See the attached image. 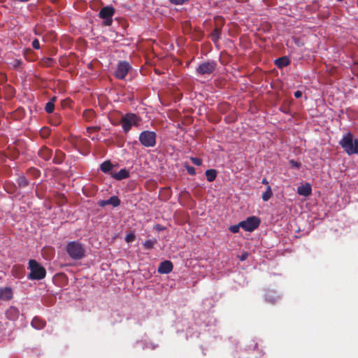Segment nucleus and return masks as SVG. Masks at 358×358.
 I'll list each match as a JSON object with an SVG mask.
<instances>
[{
    "label": "nucleus",
    "mask_w": 358,
    "mask_h": 358,
    "mask_svg": "<svg viewBox=\"0 0 358 358\" xmlns=\"http://www.w3.org/2000/svg\"><path fill=\"white\" fill-rule=\"evenodd\" d=\"M339 144L348 155L358 154V139L354 138L350 132L343 136Z\"/></svg>",
    "instance_id": "1"
},
{
    "label": "nucleus",
    "mask_w": 358,
    "mask_h": 358,
    "mask_svg": "<svg viewBox=\"0 0 358 358\" xmlns=\"http://www.w3.org/2000/svg\"><path fill=\"white\" fill-rule=\"evenodd\" d=\"M66 250L69 257L74 260L82 259L85 256V249L79 241H70Z\"/></svg>",
    "instance_id": "2"
},
{
    "label": "nucleus",
    "mask_w": 358,
    "mask_h": 358,
    "mask_svg": "<svg viewBox=\"0 0 358 358\" xmlns=\"http://www.w3.org/2000/svg\"><path fill=\"white\" fill-rule=\"evenodd\" d=\"M29 269L30 270V273L28 275L29 279L42 280L45 277V268L35 259H30L29 261Z\"/></svg>",
    "instance_id": "3"
},
{
    "label": "nucleus",
    "mask_w": 358,
    "mask_h": 358,
    "mask_svg": "<svg viewBox=\"0 0 358 358\" xmlns=\"http://www.w3.org/2000/svg\"><path fill=\"white\" fill-rule=\"evenodd\" d=\"M141 120V118L136 114L128 113L122 117L120 123L124 132L127 133L132 126H138Z\"/></svg>",
    "instance_id": "4"
},
{
    "label": "nucleus",
    "mask_w": 358,
    "mask_h": 358,
    "mask_svg": "<svg viewBox=\"0 0 358 358\" xmlns=\"http://www.w3.org/2000/svg\"><path fill=\"white\" fill-rule=\"evenodd\" d=\"M115 13V9L111 6H107L101 8L99 13V17L103 20L102 25L108 27L113 22V17Z\"/></svg>",
    "instance_id": "5"
},
{
    "label": "nucleus",
    "mask_w": 358,
    "mask_h": 358,
    "mask_svg": "<svg viewBox=\"0 0 358 358\" xmlns=\"http://www.w3.org/2000/svg\"><path fill=\"white\" fill-rule=\"evenodd\" d=\"M157 134L155 131H143L139 134V141L146 148L154 147L156 145Z\"/></svg>",
    "instance_id": "6"
},
{
    "label": "nucleus",
    "mask_w": 358,
    "mask_h": 358,
    "mask_svg": "<svg viewBox=\"0 0 358 358\" xmlns=\"http://www.w3.org/2000/svg\"><path fill=\"white\" fill-rule=\"evenodd\" d=\"M259 224L260 220L255 216L249 217L245 220L239 222V226L246 231H254Z\"/></svg>",
    "instance_id": "7"
},
{
    "label": "nucleus",
    "mask_w": 358,
    "mask_h": 358,
    "mask_svg": "<svg viewBox=\"0 0 358 358\" xmlns=\"http://www.w3.org/2000/svg\"><path fill=\"white\" fill-rule=\"evenodd\" d=\"M216 66V62L208 61L200 64L196 71V73L201 76L210 75L215 70Z\"/></svg>",
    "instance_id": "8"
},
{
    "label": "nucleus",
    "mask_w": 358,
    "mask_h": 358,
    "mask_svg": "<svg viewBox=\"0 0 358 358\" xmlns=\"http://www.w3.org/2000/svg\"><path fill=\"white\" fill-rule=\"evenodd\" d=\"M131 69V65L126 61H120L118 62L115 76L120 79L124 80Z\"/></svg>",
    "instance_id": "9"
},
{
    "label": "nucleus",
    "mask_w": 358,
    "mask_h": 358,
    "mask_svg": "<svg viewBox=\"0 0 358 358\" xmlns=\"http://www.w3.org/2000/svg\"><path fill=\"white\" fill-rule=\"evenodd\" d=\"M216 20V27L210 35L211 40L213 43H217L219 40L221 38V33H222V26L224 23V20L222 17H217L215 18Z\"/></svg>",
    "instance_id": "10"
},
{
    "label": "nucleus",
    "mask_w": 358,
    "mask_h": 358,
    "mask_svg": "<svg viewBox=\"0 0 358 358\" xmlns=\"http://www.w3.org/2000/svg\"><path fill=\"white\" fill-rule=\"evenodd\" d=\"M173 265L171 261L166 260L159 264L157 271L162 274H168L172 271Z\"/></svg>",
    "instance_id": "11"
},
{
    "label": "nucleus",
    "mask_w": 358,
    "mask_h": 358,
    "mask_svg": "<svg viewBox=\"0 0 358 358\" xmlns=\"http://www.w3.org/2000/svg\"><path fill=\"white\" fill-rule=\"evenodd\" d=\"M38 155L41 159L48 161L51 158L52 155V151L49 148L43 145L39 149Z\"/></svg>",
    "instance_id": "12"
},
{
    "label": "nucleus",
    "mask_w": 358,
    "mask_h": 358,
    "mask_svg": "<svg viewBox=\"0 0 358 358\" xmlns=\"http://www.w3.org/2000/svg\"><path fill=\"white\" fill-rule=\"evenodd\" d=\"M13 298V290L10 287H0V299L9 301Z\"/></svg>",
    "instance_id": "13"
},
{
    "label": "nucleus",
    "mask_w": 358,
    "mask_h": 358,
    "mask_svg": "<svg viewBox=\"0 0 358 358\" xmlns=\"http://www.w3.org/2000/svg\"><path fill=\"white\" fill-rule=\"evenodd\" d=\"M297 193L303 196H308L312 193V187L309 183H306L305 185H302L299 186L297 188Z\"/></svg>",
    "instance_id": "14"
},
{
    "label": "nucleus",
    "mask_w": 358,
    "mask_h": 358,
    "mask_svg": "<svg viewBox=\"0 0 358 358\" xmlns=\"http://www.w3.org/2000/svg\"><path fill=\"white\" fill-rule=\"evenodd\" d=\"M111 176L117 180L128 178L129 177V172L126 169H122L117 173H111Z\"/></svg>",
    "instance_id": "15"
},
{
    "label": "nucleus",
    "mask_w": 358,
    "mask_h": 358,
    "mask_svg": "<svg viewBox=\"0 0 358 358\" xmlns=\"http://www.w3.org/2000/svg\"><path fill=\"white\" fill-rule=\"evenodd\" d=\"M6 317L10 320H15L19 315V311L17 308L10 306L6 312Z\"/></svg>",
    "instance_id": "16"
},
{
    "label": "nucleus",
    "mask_w": 358,
    "mask_h": 358,
    "mask_svg": "<svg viewBox=\"0 0 358 358\" xmlns=\"http://www.w3.org/2000/svg\"><path fill=\"white\" fill-rule=\"evenodd\" d=\"M289 63H290V61H289V58L286 56H283V57L276 59L274 62L275 65L278 69H282V68L288 66L289 64Z\"/></svg>",
    "instance_id": "17"
},
{
    "label": "nucleus",
    "mask_w": 358,
    "mask_h": 358,
    "mask_svg": "<svg viewBox=\"0 0 358 358\" xmlns=\"http://www.w3.org/2000/svg\"><path fill=\"white\" fill-rule=\"evenodd\" d=\"M31 324L34 328L40 330V329H43L45 327L46 322L45 320H43L38 317H35L32 320Z\"/></svg>",
    "instance_id": "18"
},
{
    "label": "nucleus",
    "mask_w": 358,
    "mask_h": 358,
    "mask_svg": "<svg viewBox=\"0 0 358 358\" xmlns=\"http://www.w3.org/2000/svg\"><path fill=\"white\" fill-rule=\"evenodd\" d=\"M65 159V154L59 150H57L52 159V162L55 164H61Z\"/></svg>",
    "instance_id": "19"
},
{
    "label": "nucleus",
    "mask_w": 358,
    "mask_h": 358,
    "mask_svg": "<svg viewBox=\"0 0 358 358\" xmlns=\"http://www.w3.org/2000/svg\"><path fill=\"white\" fill-rule=\"evenodd\" d=\"M57 101V97L53 96L45 106V110L47 113H52L55 109V103Z\"/></svg>",
    "instance_id": "20"
},
{
    "label": "nucleus",
    "mask_w": 358,
    "mask_h": 358,
    "mask_svg": "<svg viewBox=\"0 0 358 358\" xmlns=\"http://www.w3.org/2000/svg\"><path fill=\"white\" fill-rule=\"evenodd\" d=\"M62 122V116L58 113H54L49 118V122L53 126L59 125Z\"/></svg>",
    "instance_id": "21"
},
{
    "label": "nucleus",
    "mask_w": 358,
    "mask_h": 358,
    "mask_svg": "<svg viewBox=\"0 0 358 358\" xmlns=\"http://www.w3.org/2000/svg\"><path fill=\"white\" fill-rule=\"evenodd\" d=\"M217 171L215 169H208L206 171V179L208 182H213L217 177Z\"/></svg>",
    "instance_id": "22"
},
{
    "label": "nucleus",
    "mask_w": 358,
    "mask_h": 358,
    "mask_svg": "<svg viewBox=\"0 0 358 358\" xmlns=\"http://www.w3.org/2000/svg\"><path fill=\"white\" fill-rule=\"evenodd\" d=\"M113 166L109 160L103 162L100 165V169L103 173H108L113 169Z\"/></svg>",
    "instance_id": "23"
},
{
    "label": "nucleus",
    "mask_w": 358,
    "mask_h": 358,
    "mask_svg": "<svg viewBox=\"0 0 358 358\" xmlns=\"http://www.w3.org/2000/svg\"><path fill=\"white\" fill-rule=\"evenodd\" d=\"M55 64V60L51 57H44L41 60V64L43 66H52Z\"/></svg>",
    "instance_id": "24"
},
{
    "label": "nucleus",
    "mask_w": 358,
    "mask_h": 358,
    "mask_svg": "<svg viewBox=\"0 0 358 358\" xmlns=\"http://www.w3.org/2000/svg\"><path fill=\"white\" fill-rule=\"evenodd\" d=\"M272 195L273 192L271 190V187L269 185H268L266 187V190L262 194V198L263 201H267L270 199Z\"/></svg>",
    "instance_id": "25"
},
{
    "label": "nucleus",
    "mask_w": 358,
    "mask_h": 358,
    "mask_svg": "<svg viewBox=\"0 0 358 358\" xmlns=\"http://www.w3.org/2000/svg\"><path fill=\"white\" fill-rule=\"evenodd\" d=\"M157 241L156 239H148L145 241L143 245L145 249L151 250L154 248V245L157 243Z\"/></svg>",
    "instance_id": "26"
},
{
    "label": "nucleus",
    "mask_w": 358,
    "mask_h": 358,
    "mask_svg": "<svg viewBox=\"0 0 358 358\" xmlns=\"http://www.w3.org/2000/svg\"><path fill=\"white\" fill-rule=\"evenodd\" d=\"M17 182L21 187H25L29 185L28 180L24 176H20L17 179Z\"/></svg>",
    "instance_id": "27"
},
{
    "label": "nucleus",
    "mask_w": 358,
    "mask_h": 358,
    "mask_svg": "<svg viewBox=\"0 0 358 358\" xmlns=\"http://www.w3.org/2000/svg\"><path fill=\"white\" fill-rule=\"evenodd\" d=\"M108 205L117 207L120 204V200L117 196H112L108 199Z\"/></svg>",
    "instance_id": "28"
},
{
    "label": "nucleus",
    "mask_w": 358,
    "mask_h": 358,
    "mask_svg": "<svg viewBox=\"0 0 358 358\" xmlns=\"http://www.w3.org/2000/svg\"><path fill=\"white\" fill-rule=\"evenodd\" d=\"M51 130L49 127H43L41 129L39 134L43 138H47L50 134Z\"/></svg>",
    "instance_id": "29"
},
{
    "label": "nucleus",
    "mask_w": 358,
    "mask_h": 358,
    "mask_svg": "<svg viewBox=\"0 0 358 358\" xmlns=\"http://www.w3.org/2000/svg\"><path fill=\"white\" fill-rule=\"evenodd\" d=\"M94 116V112L92 110H85L83 112V117L87 121H91Z\"/></svg>",
    "instance_id": "30"
},
{
    "label": "nucleus",
    "mask_w": 358,
    "mask_h": 358,
    "mask_svg": "<svg viewBox=\"0 0 358 358\" xmlns=\"http://www.w3.org/2000/svg\"><path fill=\"white\" fill-rule=\"evenodd\" d=\"M27 173L33 176L34 178H38L40 176L41 172L38 169L31 167L27 170Z\"/></svg>",
    "instance_id": "31"
},
{
    "label": "nucleus",
    "mask_w": 358,
    "mask_h": 358,
    "mask_svg": "<svg viewBox=\"0 0 358 358\" xmlns=\"http://www.w3.org/2000/svg\"><path fill=\"white\" fill-rule=\"evenodd\" d=\"M289 163L292 168H295L297 169H300L301 166V164L300 162H296L294 159L289 160Z\"/></svg>",
    "instance_id": "32"
},
{
    "label": "nucleus",
    "mask_w": 358,
    "mask_h": 358,
    "mask_svg": "<svg viewBox=\"0 0 358 358\" xmlns=\"http://www.w3.org/2000/svg\"><path fill=\"white\" fill-rule=\"evenodd\" d=\"M241 227L239 226V223L238 224L231 225L229 227V229L231 233L236 234L239 231V229Z\"/></svg>",
    "instance_id": "33"
},
{
    "label": "nucleus",
    "mask_w": 358,
    "mask_h": 358,
    "mask_svg": "<svg viewBox=\"0 0 358 358\" xmlns=\"http://www.w3.org/2000/svg\"><path fill=\"white\" fill-rule=\"evenodd\" d=\"M136 236L133 233L128 234L125 237V241L127 243H131L135 240Z\"/></svg>",
    "instance_id": "34"
},
{
    "label": "nucleus",
    "mask_w": 358,
    "mask_h": 358,
    "mask_svg": "<svg viewBox=\"0 0 358 358\" xmlns=\"http://www.w3.org/2000/svg\"><path fill=\"white\" fill-rule=\"evenodd\" d=\"M191 162L196 166H201L202 164V160L198 157H190Z\"/></svg>",
    "instance_id": "35"
},
{
    "label": "nucleus",
    "mask_w": 358,
    "mask_h": 358,
    "mask_svg": "<svg viewBox=\"0 0 358 358\" xmlns=\"http://www.w3.org/2000/svg\"><path fill=\"white\" fill-rule=\"evenodd\" d=\"M101 129V127H89L87 128V133L91 134L92 132L99 131Z\"/></svg>",
    "instance_id": "36"
},
{
    "label": "nucleus",
    "mask_w": 358,
    "mask_h": 358,
    "mask_svg": "<svg viewBox=\"0 0 358 358\" xmlns=\"http://www.w3.org/2000/svg\"><path fill=\"white\" fill-rule=\"evenodd\" d=\"M185 167H186V170H187V173L189 175L194 176L196 174L195 169L193 166H186Z\"/></svg>",
    "instance_id": "37"
},
{
    "label": "nucleus",
    "mask_w": 358,
    "mask_h": 358,
    "mask_svg": "<svg viewBox=\"0 0 358 358\" xmlns=\"http://www.w3.org/2000/svg\"><path fill=\"white\" fill-rule=\"evenodd\" d=\"M170 2L175 5H182L189 0H169Z\"/></svg>",
    "instance_id": "38"
},
{
    "label": "nucleus",
    "mask_w": 358,
    "mask_h": 358,
    "mask_svg": "<svg viewBox=\"0 0 358 358\" xmlns=\"http://www.w3.org/2000/svg\"><path fill=\"white\" fill-rule=\"evenodd\" d=\"M11 64L14 69H17L22 64V61L20 59H15Z\"/></svg>",
    "instance_id": "39"
},
{
    "label": "nucleus",
    "mask_w": 358,
    "mask_h": 358,
    "mask_svg": "<svg viewBox=\"0 0 358 358\" xmlns=\"http://www.w3.org/2000/svg\"><path fill=\"white\" fill-rule=\"evenodd\" d=\"M7 80V76L3 73H0V85H3Z\"/></svg>",
    "instance_id": "40"
},
{
    "label": "nucleus",
    "mask_w": 358,
    "mask_h": 358,
    "mask_svg": "<svg viewBox=\"0 0 358 358\" xmlns=\"http://www.w3.org/2000/svg\"><path fill=\"white\" fill-rule=\"evenodd\" d=\"M32 47L36 50H38L40 48V43L38 39L36 38L32 41Z\"/></svg>",
    "instance_id": "41"
},
{
    "label": "nucleus",
    "mask_w": 358,
    "mask_h": 358,
    "mask_svg": "<svg viewBox=\"0 0 358 358\" xmlns=\"http://www.w3.org/2000/svg\"><path fill=\"white\" fill-rule=\"evenodd\" d=\"M98 204L101 207H104V206L108 205V199L107 200H101L98 202Z\"/></svg>",
    "instance_id": "42"
},
{
    "label": "nucleus",
    "mask_w": 358,
    "mask_h": 358,
    "mask_svg": "<svg viewBox=\"0 0 358 358\" xmlns=\"http://www.w3.org/2000/svg\"><path fill=\"white\" fill-rule=\"evenodd\" d=\"M294 95L296 98L299 99L302 96V92L301 91L298 90L294 92Z\"/></svg>",
    "instance_id": "43"
},
{
    "label": "nucleus",
    "mask_w": 358,
    "mask_h": 358,
    "mask_svg": "<svg viewBox=\"0 0 358 358\" xmlns=\"http://www.w3.org/2000/svg\"><path fill=\"white\" fill-rule=\"evenodd\" d=\"M247 257H248V253H244V254H243V255H241V261L245 260V259L247 258Z\"/></svg>",
    "instance_id": "44"
},
{
    "label": "nucleus",
    "mask_w": 358,
    "mask_h": 358,
    "mask_svg": "<svg viewBox=\"0 0 358 358\" xmlns=\"http://www.w3.org/2000/svg\"><path fill=\"white\" fill-rule=\"evenodd\" d=\"M70 101H70L69 99L63 100V101H62V106H64L67 105V103H68L69 102H70Z\"/></svg>",
    "instance_id": "45"
},
{
    "label": "nucleus",
    "mask_w": 358,
    "mask_h": 358,
    "mask_svg": "<svg viewBox=\"0 0 358 358\" xmlns=\"http://www.w3.org/2000/svg\"><path fill=\"white\" fill-rule=\"evenodd\" d=\"M262 184H264V185H268V180H267V179H266V178H264L262 179Z\"/></svg>",
    "instance_id": "46"
},
{
    "label": "nucleus",
    "mask_w": 358,
    "mask_h": 358,
    "mask_svg": "<svg viewBox=\"0 0 358 358\" xmlns=\"http://www.w3.org/2000/svg\"><path fill=\"white\" fill-rule=\"evenodd\" d=\"M156 227V229H157L158 231H159V230H162V228L159 224L156 225V227Z\"/></svg>",
    "instance_id": "47"
},
{
    "label": "nucleus",
    "mask_w": 358,
    "mask_h": 358,
    "mask_svg": "<svg viewBox=\"0 0 358 358\" xmlns=\"http://www.w3.org/2000/svg\"><path fill=\"white\" fill-rule=\"evenodd\" d=\"M50 2L53 3H57L58 2L59 0H49Z\"/></svg>",
    "instance_id": "48"
},
{
    "label": "nucleus",
    "mask_w": 358,
    "mask_h": 358,
    "mask_svg": "<svg viewBox=\"0 0 358 358\" xmlns=\"http://www.w3.org/2000/svg\"><path fill=\"white\" fill-rule=\"evenodd\" d=\"M99 138H98V136H96V137L93 136V137H92V140H93V141H94V140H99Z\"/></svg>",
    "instance_id": "49"
},
{
    "label": "nucleus",
    "mask_w": 358,
    "mask_h": 358,
    "mask_svg": "<svg viewBox=\"0 0 358 358\" xmlns=\"http://www.w3.org/2000/svg\"><path fill=\"white\" fill-rule=\"evenodd\" d=\"M357 81H358V74H357Z\"/></svg>",
    "instance_id": "50"
}]
</instances>
